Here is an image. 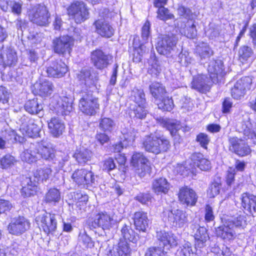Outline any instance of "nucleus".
Listing matches in <instances>:
<instances>
[{
    "mask_svg": "<svg viewBox=\"0 0 256 256\" xmlns=\"http://www.w3.org/2000/svg\"><path fill=\"white\" fill-rule=\"evenodd\" d=\"M142 145L146 152L155 154L168 151L171 146L169 140L164 136H158L152 134L145 136Z\"/></svg>",
    "mask_w": 256,
    "mask_h": 256,
    "instance_id": "obj_1",
    "label": "nucleus"
},
{
    "mask_svg": "<svg viewBox=\"0 0 256 256\" xmlns=\"http://www.w3.org/2000/svg\"><path fill=\"white\" fill-rule=\"evenodd\" d=\"M86 90L83 88L80 92V98L79 100L78 108L82 112L87 115H94L99 108L98 100L92 96V90L86 91Z\"/></svg>",
    "mask_w": 256,
    "mask_h": 256,
    "instance_id": "obj_2",
    "label": "nucleus"
},
{
    "mask_svg": "<svg viewBox=\"0 0 256 256\" xmlns=\"http://www.w3.org/2000/svg\"><path fill=\"white\" fill-rule=\"evenodd\" d=\"M30 20L40 26H47L50 22V14L44 5L38 4L33 7L28 14Z\"/></svg>",
    "mask_w": 256,
    "mask_h": 256,
    "instance_id": "obj_3",
    "label": "nucleus"
},
{
    "mask_svg": "<svg viewBox=\"0 0 256 256\" xmlns=\"http://www.w3.org/2000/svg\"><path fill=\"white\" fill-rule=\"evenodd\" d=\"M72 98L68 96H54L51 105L58 115L68 116L72 110Z\"/></svg>",
    "mask_w": 256,
    "mask_h": 256,
    "instance_id": "obj_4",
    "label": "nucleus"
},
{
    "mask_svg": "<svg viewBox=\"0 0 256 256\" xmlns=\"http://www.w3.org/2000/svg\"><path fill=\"white\" fill-rule=\"evenodd\" d=\"M87 224L91 230L100 227L104 230H110L114 224V220L106 212H100L97 214L94 218H89Z\"/></svg>",
    "mask_w": 256,
    "mask_h": 256,
    "instance_id": "obj_5",
    "label": "nucleus"
},
{
    "mask_svg": "<svg viewBox=\"0 0 256 256\" xmlns=\"http://www.w3.org/2000/svg\"><path fill=\"white\" fill-rule=\"evenodd\" d=\"M177 41V38L172 34L162 35L158 38L156 50L161 54L168 55L176 46Z\"/></svg>",
    "mask_w": 256,
    "mask_h": 256,
    "instance_id": "obj_6",
    "label": "nucleus"
},
{
    "mask_svg": "<svg viewBox=\"0 0 256 256\" xmlns=\"http://www.w3.org/2000/svg\"><path fill=\"white\" fill-rule=\"evenodd\" d=\"M68 14L72 16L77 24H81L88 18L89 12L86 4L82 2L72 4L68 9Z\"/></svg>",
    "mask_w": 256,
    "mask_h": 256,
    "instance_id": "obj_7",
    "label": "nucleus"
},
{
    "mask_svg": "<svg viewBox=\"0 0 256 256\" xmlns=\"http://www.w3.org/2000/svg\"><path fill=\"white\" fill-rule=\"evenodd\" d=\"M73 46V39L66 35L54 38L52 40V48L55 53L64 55L70 54Z\"/></svg>",
    "mask_w": 256,
    "mask_h": 256,
    "instance_id": "obj_8",
    "label": "nucleus"
},
{
    "mask_svg": "<svg viewBox=\"0 0 256 256\" xmlns=\"http://www.w3.org/2000/svg\"><path fill=\"white\" fill-rule=\"evenodd\" d=\"M56 216L55 214L44 212L38 216L36 220L38 224L40 225L46 233L49 234L54 232L56 228Z\"/></svg>",
    "mask_w": 256,
    "mask_h": 256,
    "instance_id": "obj_9",
    "label": "nucleus"
},
{
    "mask_svg": "<svg viewBox=\"0 0 256 256\" xmlns=\"http://www.w3.org/2000/svg\"><path fill=\"white\" fill-rule=\"evenodd\" d=\"M78 78L84 85L82 89L86 88V91L97 89L96 84L98 80L97 74H92L89 70L83 68L78 74Z\"/></svg>",
    "mask_w": 256,
    "mask_h": 256,
    "instance_id": "obj_10",
    "label": "nucleus"
},
{
    "mask_svg": "<svg viewBox=\"0 0 256 256\" xmlns=\"http://www.w3.org/2000/svg\"><path fill=\"white\" fill-rule=\"evenodd\" d=\"M96 176L91 171L86 169H78L74 172L72 178L78 185L92 186L96 182Z\"/></svg>",
    "mask_w": 256,
    "mask_h": 256,
    "instance_id": "obj_11",
    "label": "nucleus"
},
{
    "mask_svg": "<svg viewBox=\"0 0 256 256\" xmlns=\"http://www.w3.org/2000/svg\"><path fill=\"white\" fill-rule=\"evenodd\" d=\"M30 227L29 221L22 216L12 219L8 226L9 232L14 235H20L28 230Z\"/></svg>",
    "mask_w": 256,
    "mask_h": 256,
    "instance_id": "obj_12",
    "label": "nucleus"
},
{
    "mask_svg": "<svg viewBox=\"0 0 256 256\" xmlns=\"http://www.w3.org/2000/svg\"><path fill=\"white\" fill-rule=\"evenodd\" d=\"M229 150L240 156L249 154L251 152L250 146L245 141L237 137L230 138L228 140Z\"/></svg>",
    "mask_w": 256,
    "mask_h": 256,
    "instance_id": "obj_13",
    "label": "nucleus"
},
{
    "mask_svg": "<svg viewBox=\"0 0 256 256\" xmlns=\"http://www.w3.org/2000/svg\"><path fill=\"white\" fill-rule=\"evenodd\" d=\"M213 82L210 76L206 74H198L193 78L192 82V88L202 92H208Z\"/></svg>",
    "mask_w": 256,
    "mask_h": 256,
    "instance_id": "obj_14",
    "label": "nucleus"
},
{
    "mask_svg": "<svg viewBox=\"0 0 256 256\" xmlns=\"http://www.w3.org/2000/svg\"><path fill=\"white\" fill-rule=\"evenodd\" d=\"M111 56L100 50H96L91 54V61L98 69H103L108 65Z\"/></svg>",
    "mask_w": 256,
    "mask_h": 256,
    "instance_id": "obj_15",
    "label": "nucleus"
},
{
    "mask_svg": "<svg viewBox=\"0 0 256 256\" xmlns=\"http://www.w3.org/2000/svg\"><path fill=\"white\" fill-rule=\"evenodd\" d=\"M68 66L62 60L52 62L50 66L46 69V72L49 76L61 78L68 72Z\"/></svg>",
    "mask_w": 256,
    "mask_h": 256,
    "instance_id": "obj_16",
    "label": "nucleus"
},
{
    "mask_svg": "<svg viewBox=\"0 0 256 256\" xmlns=\"http://www.w3.org/2000/svg\"><path fill=\"white\" fill-rule=\"evenodd\" d=\"M178 198L183 204L194 206L197 202L198 196L192 189L188 187H182L180 190Z\"/></svg>",
    "mask_w": 256,
    "mask_h": 256,
    "instance_id": "obj_17",
    "label": "nucleus"
},
{
    "mask_svg": "<svg viewBox=\"0 0 256 256\" xmlns=\"http://www.w3.org/2000/svg\"><path fill=\"white\" fill-rule=\"evenodd\" d=\"M53 91L52 83L48 80H40L34 85L32 92L35 95L42 97H46L50 96Z\"/></svg>",
    "mask_w": 256,
    "mask_h": 256,
    "instance_id": "obj_18",
    "label": "nucleus"
},
{
    "mask_svg": "<svg viewBox=\"0 0 256 256\" xmlns=\"http://www.w3.org/2000/svg\"><path fill=\"white\" fill-rule=\"evenodd\" d=\"M168 220L174 226L182 227L187 222L185 212L180 210H174L168 212Z\"/></svg>",
    "mask_w": 256,
    "mask_h": 256,
    "instance_id": "obj_19",
    "label": "nucleus"
},
{
    "mask_svg": "<svg viewBox=\"0 0 256 256\" xmlns=\"http://www.w3.org/2000/svg\"><path fill=\"white\" fill-rule=\"evenodd\" d=\"M208 70L213 82L217 83L219 78L222 77L223 66L222 60H211L208 64Z\"/></svg>",
    "mask_w": 256,
    "mask_h": 256,
    "instance_id": "obj_20",
    "label": "nucleus"
},
{
    "mask_svg": "<svg viewBox=\"0 0 256 256\" xmlns=\"http://www.w3.org/2000/svg\"><path fill=\"white\" fill-rule=\"evenodd\" d=\"M196 240V247L202 248L206 246V242L209 239L206 228L198 225H194L192 228Z\"/></svg>",
    "mask_w": 256,
    "mask_h": 256,
    "instance_id": "obj_21",
    "label": "nucleus"
},
{
    "mask_svg": "<svg viewBox=\"0 0 256 256\" xmlns=\"http://www.w3.org/2000/svg\"><path fill=\"white\" fill-rule=\"evenodd\" d=\"M38 146L36 143H30L20 154L22 160L30 164L35 162L38 160L40 155L37 151Z\"/></svg>",
    "mask_w": 256,
    "mask_h": 256,
    "instance_id": "obj_22",
    "label": "nucleus"
},
{
    "mask_svg": "<svg viewBox=\"0 0 256 256\" xmlns=\"http://www.w3.org/2000/svg\"><path fill=\"white\" fill-rule=\"evenodd\" d=\"M133 220L136 230L142 232L146 231L150 222L146 212L143 211L136 212L134 214Z\"/></svg>",
    "mask_w": 256,
    "mask_h": 256,
    "instance_id": "obj_23",
    "label": "nucleus"
},
{
    "mask_svg": "<svg viewBox=\"0 0 256 256\" xmlns=\"http://www.w3.org/2000/svg\"><path fill=\"white\" fill-rule=\"evenodd\" d=\"M242 206L244 209L253 214L256 213V196L248 192H244L241 196Z\"/></svg>",
    "mask_w": 256,
    "mask_h": 256,
    "instance_id": "obj_24",
    "label": "nucleus"
},
{
    "mask_svg": "<svg viewBox=\"0 0 256 256\" xmlns=\"http://www.w3.org/2000/svg\"><path fill=\"white\" fill-rule=\"evenodd\" d=\"M94 24L96 32L103 37L110 38L114 34V28L106 20L99 19L96 20Z\"/></svg>",
    "mask_w": 256,
    "mask_h": 256,
    "instance_id": "obj_25",
    "label": "nucleus"
},
{
    "mask_svg": "<svg viewBox=\"0 0 256 256\" xmlns=\"http://www.w3.org/2000/svg\"><path fill=\"white\" fill-rule=\"evenodd\" d=\"M48 128L50 133L54 137L58 138L62 134L65 126L59 118L53 117L48 122Z\"/></svg>",
    "mask_w": 256,
    "mask_h": 256,
    "instance_id": "obj_26",
    "label": "nucleus"
},
{
    "mask_svg": "<svg viewBox=\"0 0 256 256\" xmlns=\"http://www.w3.org/2000/svg\"><path fill=\"white\" fill-rule=\"evenodd\" d=\"M216 234L218 236L226 240H232L236 236L234 228L228 222L216 228Z\"/></svg>",
    "mask_w": 256,
    "mask_h": 256,
    "instance_id": "obj_27",
    "label": "nucleus"
},
{
    "mask_svg": "<svg viewBox=\"0 0 256 256\" xmlns=\"http://www.w3.org/2000/svg\"><path fill=\"white\" fill-rule=\"evenodd\" d=\"M36 144H38L37 151L40 155V158H42L44 160H49L52 158L54 156V150L52 148L49 144L42 140L40 142H36Z\"/></svg>",
    "mask_w": 256,
    "mask_h": 256,
    "instance_id": "obj_28",
    "label": "nucleus"
},
{
    "mask_svg": "<svg viewBox=\"0 0 256 256\" xmlns=\"http://www.w3.org/2000/svg\"><path fill=\"white\" fill-rule=\"evenodd\" d=\"M20 130L24 135L30 138H34L38 136L40 128L34 120H30L26 124H24L21 126Z\"/></svg>",
    "mask_w": 256,
    "mask_h": 256,
    "instance_id": "obj_29",
    "label": "nucleus"
},
{
    "mask_svg": "<svg viewBox=\"0 0 256 256\" xmlns=\"http://www.w3.org/2000/svg\"><path fill=\"white\" fill-rule=\"evenodd\" d=\"M194 166H196L202 170H208L210 169V162L204 158V156L200 153H194L190 157Z\"/></svg>",
    "mask_w": 256,
    "mask_h": 256,
    "instance_id": "obj_30",
    "label": "nucleus"
},
{
    "mask_svg": "<svg viewBox=\"0 0 256 256\" xmlns=\"http://www.w3.org/2000/svg\"><path fill=\"white\" fill-rule=\"evenodd\" d=\"M156 238L162 243L164 246L168 245L173 246L177 244L176 238L171 232H166L164 230L158 231L156 232Z\"/></svg>",
    "mask_w": 256,
    "mask_h": 256,
    "instance_id": "obj_31",
    "label": "nucleus"
},
{
    "mask_svg": "<svg viewBox=\"0 0 256 256\" xmlns=\"http://www.w3.org/2000/svg\"><path fill=\"white\" fill-rule=\"evenodd\" d=\"M170 184L164 178L154 180L152 182V188L157 194L162 193L166 194L170 190Z\"/></svg>",
    "mask_w": 256,
    "mask_h": 256,
    "instance_id": "obj_32",
    "label": "nucleus"
},
{
    "mask_svg": "<svg viewBox=\"0 0 256 256\" xmlns=\"http://www.w3.org/2000/svg\"><path fill=\"white\" fill-rule=\"evenodd\" d=\"M24 108L26 112L32 114H39L42 116L43 106L38 102V98L29 100L26 103Z\"/></svg>",
    "mask_w": 256,
    "mask_h": 256,
    "instance_id": "obj_33",
    "label": "nucleus"
},
{
    "mask_svg": "<svg viewBox=\"0 0 256 256\" xmlns=\"http://www.w3.org/2000/svg\"><path fill=\"white\" fill-rule=\"evenodd\" d=\"M23 186L21 190V194L24 197L30 196L34 195L36 190V182L32 180L31 178H26L23 182Z\"/></svg>",
    "mask_w": 256,
    "mask_h": 256,
    "instance_id": "obj_34",
    "label": "nucleus"
},
{
    "mask_svg": "<svg viewBox=\"0 0 256 256\" xmlns=\"http://www.w3.org/2000/svg\"><path fill=\"white\" fill-rule=\"evenodd\" d=\"M150 92L156 101L162 99L166 94L165 86L158 82H152L149 86Z\"/></svg>",
    "mask_w": 256,
    "mask_h": 256,
    "instance_id": "obj_35",
    "label": "nucleus"
},
{
    "mask_svg": "<svg viewBox=\"0 0 256 256\" xmlns=\"http://www.w3.org/2000/svg\"><path fill=\"white\" fill-rule=\"evenodd\" d=\"M160 124L167 128L170 133L172 136H176L178 131L182 128L179 121L176 120H170L167 118L162 119L160 122Z\"/></svg>",
    "mask_w": 256,
    "mask_h": 256,
    "instance_id": "obj_36",
    "label": "nucleus"
},
{
    "mask_svg": "<svg viewBox=\"0 0 256 256\" xmlns=\"http://www.w3.org/2000/svg\"><path fill=\"white\" fill-rule=\"evenodd\" d=\"M52 172V170L48 167L38 168L34 173V181L36 182L37 184L40 182H46L50 178Z\"/></svg>",
    "mask_w": 256,
    "mask_h": 256,
    "instance_id": "obj_37",
    "label": "nucleus"
},
{
    "mask_svg": "<svg viewBox=\"0 0 256 256\" xmlns=\"http://www.w3.org/2000/svg\"><path fill=\"white\" fill-rule=\"evenodd\" d=\"M0 6L5 12L10 10L18 14L21 13V5L14 0H0Z\"/></svg>",
    "mask_w": 256,
    "mask_h": 256,
    "instance_id": "obj_38",
    "label": "nucleus"
},
{
    "mask_svg": "<svg viewBox=\"0 0 256 256\" xmlns=\"http://www.w3.org/2000/svg\"><path fill=\"white\" fill-rule=\"evenodd\" d=\"M130 98L136 104H146L145 94L141 88H134L130 92Z\"/></svg>",
    "mask_w": 256,
    "mask_h": 256,
    "instance_id": "obj_39",
    "label": "nucleus"
},
{
    "mask_svg": "<svg viewBox=\"0 0 256 256\" xmlns=\"http://www.w3.org/2000/svg\"><path fill=\"white\" fill-rule=\"evenodd\" d=\"M92 152L88 149H82L76 152L74 157L80 164H84L90 160L92 157Z\"/></svg>",
    "mask_w": 256,
    "mask_h": 256,
    "instance_id": "obj_40",
    "label": "nucleus"
},
{
    "mask_svg": "<svg viewBox=\"0 0 256 256\" xmlns=\"http://www.w3.org/2000/svg\"><path fill=\"white\" fill-rule=\"evenodd\" d=\"M158 108L164 111H171L174 107V102L172 98L164 96L162 99L156 101Z\"/></svg>",
    "mask_w": 256,
    "mask_h": 256,
    "instance_id": "obj_41",
    "label": "nucleus"
},
{
    "mask_svg": "<svg viewBox=\"0 0 256 256\" xmlns=\"http://www.w3.org/2000/svg\"><path fill=\"white\" fill-rule=\"evenodd\" d=\"M252 124L250 122H246L242 124V128L244 134L256 144V132L252 128Z\"/></svg>",
    "mask_w": 256,
    "mask_h": 256,
    "instance_id": "obj_42",
    "label": "nucleus"
},
{
    "mask_svg": "<svg viewBox=\"0 0 256 256\" xmlns=\"http://www.w3.org/2000/svg\"><path fill=\"white\" fill-rule=\"evenodd\" d=\"M122 235L125 240L136 243L137 238L134 230L131 228V226L124 224L121 229Z\"/></svg>",
    "mask_w": 256,
    "mask_h": 256,
    "instance_id": "obj_43",
    "label": "nucleus"
},
{
    "mask_svg": "<svg viewBox=\"0 0 256 256\" xmlns=\"http://www.w3.org/2000/svg\"><path fill=\"white\" fill-rule=\"evenodd\" d=\"M181 34L190 38H194L196 36V26L192 20H187V25L186 28L181 31Z\"/></svg>",
    "mask_w": 256,
    "mask_h": 256,
    "instance_id": "obj_44",
    "label": "nucleus"
},
{
    "mask_svg": "<svg viewBox=\"0 0 256 256\" xmlns=\"http://www.w3.org/2000/svg\"><path fill=\"white\" fill-rule=\"evenodd\" d=\"M197 247L194 248L192 244L189 242H185L178 250L179 256H195L196 249Z\"/></svg>",
    "mask_w": 256,
    "mask_h": 256,
    "instance_id": "obj_45",
    "label": "nucleus"
},
{
    "mask_svg": "<svg viewBox=\"0 0 256 256\" xmlns=\"http://www.w3.org/2000/svg\"><path fill=\"white\" fill-rule=\"evenodd\" d=\"M196 52L202 59L210 58L213 54V51L206 43H202L196 46Z\"/></svg>",
    "mask_w": 256,
    "mask_h": 256,
    "instance_id": "obj_46",
    "label": "nucleus"
},
{
    "mask_svg": "<svg viewBox=\"0 0 256 256\" xmlns=\"http://www.w3.org/2000/svg\"><path fill=\"white\" fill-rule=\"evenodd\" d=\"M60 199V193L58 189L50 188L45 196V201L46 202H57Z\"/></svg>",
    "mask_w": 256,
    "mask_h": 256,
    "instance_id": "obj_47",
    "label": "nucleus"
},
{
    "mask_svg": "<svg viewBox=\"0 0 256 256\" xmlns=\"http://www.w3.org/2000/svg\"><path fill=\"white\" fill-rule=\"evenodd\" d=\"M130 112V116L138 119L144 118L147 114L146 104H137Z\"/></svg>",
    "mask_w": 256,
    "mask_h": 256,
    "instance_id": "obj_48",
    "label": "nucleus"
},
{
    "mask_svg": "<svg viewBox=\"0 0 256 256\" xmlns=\"http://www.w3.org/2000/svg\"><path fill=\"white\" fill-rule=\"evenodd\" d=\"M252 54L253 51L250 47L243 46L240 48L238 50L239 60L242 63H244L252 56Z\"/></svg>",
    "mask_w": 256,
    "mask_h": 256,
    "instance_id": "obj_49",
    "label": "nucleus"
},
{
    "mask_svg": "<svg viewBox=\"0 0 256 256\" xmlns=\"http://www.w3.org/2000/svg\"><path fill=\"white\" fill-rule=\"evenodd\" d=\"M78 240L80 244L84 248H92L94 246L91 238L84 231L80 232Z\"/></svg>",
    "mask_w": 256,
    "mask_h": 256,
    "instance_id": "obj_50",
    "label": "nucleus"
},
{
    "mask_svg": "<svg viewBox=\"0 0 256 256\" xmlns=\"http://www.w3.org/2000/svg\"><path fill=\"white\" fill-rule=\"evenodd\" d=\"M6 55V66H12L14 65L17 62L18 58L15 51L10 48H5V54Z\"/></svg>",
    "mask_w": 256,
    "mask_h": 256,
    "instance_id": "obj_51",
    "label": "nucleus"
},
{
    "mask_svg": "<svg viewBox=\"0 0 256 256\" xmlns=\"http://www.w3.org/2000/svg\"><path fill=\"white\" fill-rule=\"evenodd\" d=\"M16 162L15 158L13 156L7 154L0 160V167L7 169L14 166Z\"/></svg>",
    "mask_w": 256,
    "mask_h": 256,
    "instance_id": "obj_52",
    "label": "nucleus"
},
{
    "mask_svg": "<svg viewBox=\"0 0 256 256\" xmlns=\"http://www.w3.org/2000/svg\"><path fill=\"white\" fill-rule=\"evenodd\" d=\"M148 159L142 153L136 152L132 158L131 163L133 166H140V165L147 164Z\"/></svg>",
    "mask_w": 256,
    "mask_h": 256,
    "instance_id": "obj_53",
    "label": "nucleus"
},
{
    "mask_svg": "<svg viewBox=\"0 0 256 256\" xmlns=\"http://www.w3.org/2000/svg\"><path fill=\"white\" fill-rule=\"evenodd\" d=\"M157 18L162 20H166L174 18V16L170 12L169 10L166 8L164 6H158Z\"/></svg>",
    "mask_w": 256,
    "mask_h": 256,
    "instance_id": "obj_54",
    "label": "nucleus"
},
{
    "mask_svg": "<svg viewBox=\"0 0 256 256\" xmlns=\"http://www.w3.org/2000/svg\"><path fill=\"white\" fill-rule=\"evenodd\" d=\"M114 122L110 118H104L100 122L99 128L104 132H110L112 130Z\"/></svg>",
    "mask_w": 256,
    "mask_h": 256,
    "instance_id": "obj_55",
    "label": "nucleus"
},
{
    "mask_svg": "<svg viewBox=\"0 0 256 256\" xmlns=\"http://www.w3.org/2000/svg\"><path fill=\"white\" fill-rule=\"evenodd\" d=\"M236 82L240 86L242 87V89L246 92L253 88L252 80L250 76L243 77L238 80Z\"/></svg>",
    "mask_w": 256,
    "mask_h": 256,
    "instance_id": "obj_56",
    "label": "nucleus"
},
{
    "mask_svg": "<svg viewBox=\"0 0 256 256\" xmlns=\"http://www.w3.org/2000/svg\"><path fill=\"white\" fill-rule=\"evenodd\" d=\"M145 256H166V254L162 247L151 246L146 250Z\"/></svg>",
    "mask_w": 256,
    "mask_h": 256,
    "instance_id": "obj_57",
    "label": "nucleus"
},
{
    "mask_svg": "<svg viewBox=\"0 0 256 256\" xmlns=\"http://www.w3.org/2000/svg\"><path fill=\"white\" fill-rule=\"evenodd\" d=\"M246 92L237 82L231 90L232 96L235 99H240L246 94Z\"/></svg>",
    "mask_w": 256,
    "mask_h": 256,
    "instance_id": "obj_58",
    "label": "nucleus"
},
{
    "mask_svg": "<svg viewBox=\"0 0 256 256\" xmlns=\"http://www.w3.org/2000/svg\"><path fill=\"white\" fill-rule=\"evenodd\" d=\"M124 139L129 142H133L136 136V132L132 128L124 129L122 131Z\"/></svg>",
    "mask_w": 256,
    "mask_h": 256,
    "instance_id": "obj_59",
    "label": "nucleus"
},
{
    "mask_svg": "<svg viewBox=\"0 0 256 256\" xmlns=\"http://www.w3.org/2000/svg\"><path fill=\"white\" fill-rule=\"evenodd\" d=\"M178 59L179 62L182 66H188L193 61L192 58L190 56L189 54L186 52L180 53L178 55Z\"/></svg>",
    "mask_w": 256,
    "mask_h": 256,
    "instance_id": "obj_60",
    "label": "nucleus"
},
{
    "mask_svg": "<svg viewBox=\"0 0 256 256\" xmlns=\"http://www.w3.org/2000/svg\"><path fill=\"white\" fill-rule=\"evenodd\" d=\"M221 188V184L218 182H214L212 184L208 191L210 198H214L219 194Z\"/></svg>",
    "mask_w": 256,
    "mask_h": 256,
    "instance_id": "obj_61",
    "label": "nucleus"
},
{
    "mask_svg": "<svg viewBox=\"0 0 256 256\" xmlns=\"http://www.w3.org/2000/svg\"><path fill=\"white\" fill-rule=\"evenodd\" d=\"M196 140L199 142L202 147L207 149V145L208 144L210 140L208 136L204 133H200L196 138Z\"/></svg>",
    "mask_w": 256,
    "mask_h": 256,
    "instance_id": "obj_62",
    "label": "nucleus"
},
{
    "mask_svg": "<svg viewBox=\"0 0 256 256\" xmlns=\"http://www.w3.org/2000/svg\"><path fill=\"white\" fill-rule=\"evenodd\" d=\"M135 168L136 173L140 177H144L149 172L150 166L147 164L140 165V166H134Z\"/></svg>",
    "mask_w": 256,
    "mask_h": 256,
    "instance_id": "obj_63",
    "label": "nucleus"
},
{
    "mask_svg": "<svg viewBox=\"0 0 256 256\" xmlns=\"http://www.w3.org/2000/svg\"><path fill=\"white\" fill-rule=\"evenodd\" d=\"M10 96V92L5 87L0 86V102L3 104L8 102Z\"/></svg>",
    "mask_w": 256,
    "mask_h": 256,
    "instance_id": "obj_64",
    "label": "nucleus"
}]
</instances>
